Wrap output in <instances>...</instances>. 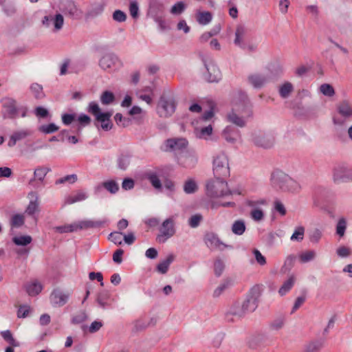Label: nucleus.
I'll return each instance as SVG.
<instances>
[{"label": "nucleus", "instance_id": "obj_1", "mask_svg": "<svg viewBox=\"0 0 352 352\" xmlns=\"http://www.w3.org/2000/svg\"><path fill=\"white\" fill-rule=\"evenodd\" d=\"M252 105L247 95L239 92L233 98L232 111L228 113L227 119L230 122L243 127L245 125V119L252 116Z\"/></svg>", "mask_w": 352, "mask_h": 352}, {"label": "nucleus", "instance_id": "obj_2", "mask_svg": "<svg viewBox=\"0 0 352 352\" xmlns=\"http://www.w3.org/2000/svg\"><path fill=\"white\" fill-rule=\"evenodd\" d=\"M273 185L283 191L299 192L301 186L294 179L283 173H278L272 176Z\"/></svg>", "mask_w": 352, "mask_h": 352}, {"label": "nucleus", "instance_id": "obj_3", "mask_svg": "<svg viewBox=\"0 0 352 352\" xmlns=\"http://www.w3.org/2000/svg\"><path fill=\"white\" fill-rule=\"evenodd\" d=\"M206 188L207 195L210 197H220L231 194L226 179H210L206 183Z\"/></svg>", "mask_w": 352, "mask_h": 352}, {"label": "nucleus", "instance_id": "obj_4", "mask_svg": "<svg viewBox=\"0 0 352 352\" xmlns=\"http://www.w3.org/2000/svg\"><path fill=\"white\" fill-rule=\"evenodd\" d=\"M176 108L175 98L171 95H162L157 105V112L161 118L171 116Z\"/></svg>", "mask_w": 352, "mask_h": 352}, {"label": "nucleus", "instance_id": "obj_5", "mask_svg": "<svg viewBox=\"0 0 352 352\" xmlns=\"http://www.w3.org/2000/svg\"><path fill=\"white\" fill-rule=\"evenodd\" d=\"M212 170L214 178L218 179H226L230 176L229 163L226 155L220 154L214 157Z\"/></svg>", "mask_w": 352, "mask_h": 352}, {"label": "nucleus", "instance_id": "obj_6", "mask_svg": "<svg viewBox=\"0 0 352 352\" xmlns=\"http://www.w3.org/2000/svg\"><path fill=\"white\" fill-rule=\"evenodd\" d=\"M175 216H171L163 221L160 228V234L157 236L159 243H164L175 234Z\"/></svg>", "mask_w": 352, "mask_h": 352}, {"label": "nucleus", "instance_id": "obj_7", "mask_svg": "<svg viewBox=\"0 0 352 352\" xmlns=\"http://www.w3.org/2000/svg\"><path fill=\"white\" fill-rule=\"evenodd\" d=\"M260 295L259 287H254L252 288L249 296L241 304V307L246 313L252 312L255 310L257 307L258 300Z\"/></svg>", "mask_w": 352, "mask_h": 352}, {"label": "nucleus", "instance_id": "obj_8", "mask_svg": "<svg viewBox=\"0 0 352 352\" xmlns=\"http://www.w3.org/2000/svg\"><path fill=\"white\" fill-rule=\"evenodd\" d=\"M204 242L210 250H223L228 247L219 239L217 234L212 232L207 233L205 235Z\"/></svg>", "mask_w": 352, "mask_h": 352}, {"label": "nucleus", "instance_id": "obj_9", "mask_svg": "<svg viewBox=\"0 0 352 352\" xmlns=\"http://www.w3.org/2000/svg\"><path fill=\"white\" fill-rule=\"evenodd\" d=\"M3 107L4 114L8 118H14L16 116L18 109H16V102L14 100L8 99L5 102ZM19 111H21L22 117L25 116L27 111V109L25 107H22L19 109Z\"/></svg>", "mask_w": 352, "mask_h": 352}, {"label": "nucleus", "instance_id": "obj_10", "mask_svg": "<svg viewBox=\"0 0 352 352\" xmlns=\"http://www.w3.org/2000/svg\"><path fill=\"white\" fill-rule=\"evenodd\" d=\"M352 178V170L344 166H338L333 170L335 182H346Z\"/></svg>", "mask_w": 352, "mask_h": 352}, {"label": "nucleus", "instance_id": "obj_11", "mask_svg": "<svg viewBox=\"0 0 352 352\" xmlns=\"http://www.w3.org/2000/svg\"><path fill=\"white\" fill-rule=\"evenodd\" d=\"M99 64L103 69L106 70L116 68L119 64V61L116 55L108 54L102 57Z\"/></svg>", "mask_w": 352, "mask_h": 352}, {"label": "nucleus", "instance_id": "obj_12", "mask_svg": "<svg viewBox=\"0 0 352 352\" xmlns=\"http://www.w3.org/2000/svg\"><path fill=\"white\" fill-rule=\"evenodd\" d=\"M68 298V294L59 289H54L50 296V301L53 305L61 307L67 302Z\"/></svg>", "mask_w": 352, "mask_h": 352}, {"label": "nucleus", "instance_id": "obj_13", "mask_svg": "<svg viewBox=\"0 0 352 352\" xmlns=\"http://www.w3.org/2000/svg\"><path fill=\"white\" fill-rule=\"evenodd\" d=\"M29 197L31 199L26 210L25 213L28 215L32 216L36 212L39 211L38 206V197L35 192H31L28 195Z\"/></svg>", "mask_w": 352, "mask_h": 352}, {"label": "nucleus", "instance_id": "obj_14", "mask_svg": "<svg viewBox=\"0 0 352 352\" xmlns=\"http://www.w3.org/2000/svg\"><path fill=\"white\" fill-rule=\"evenodd\" d=\"M254 144L263 148H270L274 142V139L272 136L269 135H258L254 139Z\"/></svg>", "mask_w": 352, "mask_h": 352}, {"label": "nucleus", "instance_id": "obj_15", "mask_svg": "<svg viewBox=\"0 0 352 352\" xmlns=\"http://www.w3.org/2000/svg\"><path fill=\"white\" fill-rule=\"evenodd\" d=\"M179 161L184 167L191 168L195 166L197 158L194 155L186 153L179 157Z\"/></svg>", "mask_w": 352, "mask_h": 352}, {"label": "nucleus", "instance_id": "obj_16", "mask_svg": "<svg viewBox=\"0 0 352 352\" xmlns=\"http://www.w3.org/2000/svg\"><path fill=\"white\" fill-rule=\"evenodd\" d=\"M337 110L339 114L345 118L352 116V105L347 100L340 102L337 106Z\"/></svg>", "mask_w": 352, "mask_h": 352}, {"label": "nucleus", "instance_id": "obj_17", "mask_svg": "<svg viewBox=\"0 0 352 352\" xmlns=\"http://www.w3.org/2000/svg\"><path fill=\"white\" fill-rule=\"evenodd\" d=\"M188 142L184 138L170 139L166 141V146L173 150H181L186 147Z\"/></svg>", "mask_w": 352, "mask_h": 352}, {"label": "nucleus", "instance_id": "obj_18", "mask_svg": "<svg viewBox=\"0 0 352 352\" xmlns=\"http://www.w3.org/2000/svg\"><path fill=\"white\" fill-rule=\"evenodd\" d=\"M30 135V132L28 130L15 131L10 136L8 144L10 147L14 146L17 141L23 140Z\"/></svg>", "mask_w": 352, "mask_h": 352}, {"label": "nucleus", "instance_id": "obj_19", "mask_svg": "<svg viewBox=\"0 0 352 352\" xmlns=\"http://www.w3.org/2000/svg\"><path fill=\"white\" fill-rule=\"evenodd\" d=\"M87 198V194L82 191L78 190L76 192H74L70 195H69L65 201L66 204H72L78 201H81Z\"/></svg>", "mask_w": 352, "mask_h": 352}, {"label": "nucleus", "instance_id": "obj_20", "mask_svg": "<svg viewBox=\"0 0 352 352\" xmlns=\"http://www.w3.org/2000/svg\"><path fill=\"white\" fill-rule=\"evenodd\" d=\"M111 116V113L105 112L102 115H99L96 118L97 121L101 122V127L104 131H109L112 128V123L110 120Z\"/></svg>", "mask_w": 352, "mask_h": 352}, {"label": "nucleus", "instance_id": "obj_21", "mask_svg": "<svg viewBox=\"0 0 352 352\" xmlns=\"http://www.w3.org/2000/svg\"><path fill=\"white\" fill-rule=\"evenodd\" d=\"M197 21L201 25L208 24L212 19L211 12L208 11H197L195 14Z\"/></svg>", "mask_w": 352, "mask_h": 352}, {"label": "nucleus", "instance_id": "obj_22", "mask_svg": "<svg viewBox=\"0 0 352 352\" xmlns=\"http://www.w3.org/2000/svg\"><path fill=\"white\" fill-rule=\"evenodd\" d=\"M25 288L26 292L30 296H36L41 292L43 287L38 281L34 280L30 283H28L25 286Z\"/></svg>", "mask_w": 352, "mask_h": 352}, {"label": "nucleus", "instance_id": "obj_23", "mask_svg": "<svg viewBox=\"0 0 352 352\" xmlns=\"http://www.w3.org/2000/svg\"><path fill=\"white\" fill-rule=\"evenodd\" d=\"M248 82L255 88L261 87L266 82V78L260 74H252L248 77Z\"/></svg>", "mask_w": 352, "mask_h": 352}, {"label": "nucleus", "instance_id": "obj_24", "mask_svg": "<svg viewBox=\"0 0 352 352\" xmlns=\"http://www.w3.org/2000/svg\"><path fill=\"white\" fill-rule=\"evenodd\" d=\"M175 256L169 254L166 259L161 261L157 266V270L162 274H166L168 270L169 265L174 261Z\"/></svg>", "mask_w": 352, "mask_h": 352}, {"label": "nucleus", "instance_id": "obj_25", "mask_svg": "<svg viewBox=\"0 0 352 352\" xmlns=\"http://www.w3.org/2000/svg\"><path fill=\"white\" fill-rule=\"evenodd\" d=\"M294 91V87L289 82H286L280 85L278 89V93L281 98H287L290 94Z\"/></svg>", "mask_w": 352, "mask_h": 352}, {"label": "nucleus", "instance_id": "obj_26", "mask_svg": "<svg viewBox=\"0 0 352 352\" xmlns=\"http://www.w3.org/2000/svg\"><path fill=\"white\" fill-rule=\"evenodd\" d=\"M296 278L294 276H291L286 281H285L283 285L278 290V293L280 296H284L287 293L294 285Z\"/></svg>", "mask_w": 352, "mask_h": 352}, {"label": "nucleus", "instance_id": "obj_27", "mask_svg": "<svg viewBox=\"0 0 352 352\" xmlns=\"http://www.w3.org/2000/svg\"><path fill=\"white\" fill-rule=\"evenodd\" d=\"M198 189L197 183L192 179L186 180L184 184V190L187 194L195 192Z\"/></svg>", "mask_w": 352, "mask_h": 352}, {"label": "nucleus", "instance_id": "obj_28", "mask_svg": "<svg viewBox=\"0 0 352 352\" xmlns=\"http://www.w3.org/2000/svg\"><path fill=\"white\" fill-rule=\"evenodd\" d=\"M245 230V223L242 220H237L234 222L232 226V231L234 234L241 235Z\"/></svg>", "mask_w": 352, "mask_h": 352}, {"label": "nucleus", "instance_id": "obj_29", "mask_svg": "<svg viewBox=\"0 0 352 352\" xmlns=\"http://www.w3.org/2000/svg\"><path fill=\"white\" fill-rule=\"evenodd\" d=\"M229 314L237 318L243 317L246 312L241 307V304L235 303L230 309Z\"/></svg>", "mask_w": 352, "mask_h": 352}, {"label": "nucleus", "instance_id": "obj_30", "mask_svg": "<svg viewBox=\"0 0 352 352\" xmlns=\"http://www.w3.org/2000/svg\"><path fill=\"white\" fill-rule=\"evenodd\" d=\"M146 177L149 180L152 186L156 189L162 188V184L158 176L154 173H146Z\"/></svg>", "mask_w": 352, "mask_h": 352}, {"label": "nucleus", "instance_id": "obj_31", "mask_svg": "<svg viewBox=\"0 0 352 352\" xmlns=\"http://www.w3.org/2000/svg\"><path fill=\"white\" fill-rule=\"evenodd\" d=\"M232 285L230 279L224 280L214 291L213 296L219 297L226 289Z\"/></svg>", "mask_w": 352, "mask_h": 352}, {"label": "nucleus", "instance_id": "obj_32", "mask_svg": "<svg viewBox=\"0 0 352 352\" xmlns=\"http://www.w3.org/2000/svg\"><path fill=\"white\" fill-rule=\"evenodd\" d=\"M25 217L23 214H16L12 217L10 226L12 228H19L24 224Z\"/></svg>", "mask_w": 352, "mask_h": 352}, {"label": "nucleus", "instance_id": "obj_33", "mask_svg": "<svg viewBox=\"0 0 352 352\" xmlns=\"http://www.w3.org/2000/svg\"><path fill=\"white\" fill-rule=\"evenodd\" d=\"M3 338L12 346H19V343L13 338L10 331L6 330L1 333Z\"/></svg>", "mask_w": 352, "mask_h": 352}, {"label": "nucleus", "instance_id": "obj_34", "mask_svg": "<svg viewBox=\"0 0 352 352\" xmlns=\"http://www.w3.org/2000/svg\"><path fill=\"white\" fill-rule=\"evenodd\" d=\"M247 32L246 28L243 25H238L235 32L234 43L239 45L243 41V38Z\"/></svg>", "mask_w": 352, "mask_h": 352}, {"label": "nucleus", "instance_id": "obj_35", "mask_svg": "<svg viewBox=\"0 0 352 352\" xmlns=\"http://www.w3.org/2000/svg\"><path fill=\"white\" fill-rule=\"evenodd\" d=\"M102 186L112 194L116 193L119 190V186L114 180L104 182Z\"/></svg>", "mask_w": 352, "mask_h": 352}, {"label": "nucleus", "instance_id": "obj_36", "mask_svg": "<svg viewBox=\"0 0 352 352\" xmlns=\"http://www.w3.org/2000/svg\"><path fill=\"white\" fill-rule=\"evenodd\" d=\"M207 70L210 74L209 80L210 82H217L221 78V72L214 65L207 67Z\"/></svg>", "mask_w": 352, "mask_h": 352}, {"label": "nucleus", "instance_id": "obj_37", "mask_svg": "<svg viewBox=\"0 0 352 352\" xmlns=\"http://www.w3.org/2000/svg\"><path fill=\"white\" fill-rule=\"evenodd\" d=\"M296 260V256L294 255H289L284 262V265L281 268V272L283 273H286L289 272L294 265V262Z\"/></svg>", "mask_w": 352, "mask_h": 352}, {"label": "nucleus", "instance_id": "obj_38", "mask_svg": "<svg viewBox=\"0 0 352 352\" xmlns=\"http://www.w3.org/2000/svg\"><path fill=\"white\" fill-rule=\"evenodd\" d=\"M87 319L85 311H80L76 313L72 318V323L74 324H80Z\"/></svg>", "mask_w": 352, "mask_h": 352}, {"label": "nucleus", "instance_id": "obj_39", "mask_svg": "<svg viewBox=\"0 0 352 352\" xmlns=\"http://www.w3.org/2000/svg\"><path fill=\"white\" fill-rule=\"evenodd\" d=\"M32 237L30 236H20L13 238V242L17 245H27L32 242Z\"/></svg>", "mask_w": 352, "mask_h": 352}, {"label": "nucleus", "instance_id": "obj_40", "mask_svg": "<svg viewBox=\"0 0 352 352\" xmlns=\"http://www.w3.org/2000/svg\"><path fill=\"white\" fill-rule=\"evenodd\" d=\"M316 256V252L313 250H308L302 252L299 255V260L301 263H307L313 260Z\"/></svg>", "mask_w": 352, "mask_h": 352}, {"label": "nucleus", "instance_id": "obj_41", "mask_svg": "<svg viewBox=\"0 0 352 352\" xmlns=\"http://www.w3.org/2000/svg\"><path fill=\"white\" fill-rule=\"evenodd\" d=\"M56 232L59 233H67L76 232V223L65 225L62 226H57L55 228Z\"/></svg>", "mask_w": 352, "mask_h": 352}, {"label": "nucleus", "instance_id": "obj_42", "mask_svg": "<svg viewBox=\"0 0 352 352\" xmlns=\"http://www.w3.org/2000/svg\"><path fill=\"white\" fill-rule=\"evenodd\" d=\"M30 89L36 98L40 99L43 98L44 93L43 91V87L40 85L34 83L31 85Z\"/></svg>", "mask_w": 352, "mask_h": 352}, {"label": "nucleus", "instance_id": "obj_43", "mask_svg": "<svg viewBox=\"0 0 352 352\" xmlns=\"http://www.w3.org/2000/svg\"><path fill=\"white\" fill-rule=\"evenodd\" d=\"M108 239L116 245H121L123 240V235L120 232H113L109 235Z\"/></svg>", "mask_w": 352, "mask_h": 352}, {"label": "nucleus", "instance_id": "obj_44", "mask_svg": "<svg viewBox=\"0 0 352 352\" xmlns=\"http://www.w3.org/2000/svg\"><path fill=\"white\" fill-rule=\"evenodd\" d=\"M58 129V126H57L55 124L50 123L49 124L41 126L39 127V131L45 134H50L57 131Z\"/></svg>", "mask_w": 352, "mask_h": 352}, {"label": "nucleus", "instance_id": "obj_45", "mask_svg": "<svg viewBox=\"0 0 352 352\" xmlns=\"http://www.w3.org/2000/svg\"><path fill=\"white\" fill-rule=\"evenodd\" d=\"M305 228L302 226L298 227L291 236L292 241H301L304 238Z\"/></svg>", "mask_w": 352, "mask_h": 352}, {"label": "nucleus", "instance_id": "obj_46", "mask_svg": "<svg viewBox=\"0 0 352 352\" xmlns=\"http://www.w3.org/2000/svg\"><path fill=\"white\" fill-rule=\"evenodd\" d=\"M320 91L324 96L329 97L333 96L335 94V90L333 87L329 84L324 83L321 85L320 87Z\"/></svg>", "mask_w": 352, "mask_h": 352}, {"label": "nucleus", "instance_id": "obj_47", "mask_svg": "<svg viewBox=\"0 0 352 352\" xmlns=\"http://www.w3.org/2000/svg\"><path fill=\"white\" fill-rule=\"evenodd\" d=\"M144 91L146 92V94L140 92L138 94L139 98L141 100L145 101L147 104H150L152 103L151 94H153V91L150 87H146Z\"/></svg>", "mask_w": 352, "mask_h": 352}, {"label": "nucleus", "instance_id": "obj_48", "mask_svg": "<svg viewBox=\"0 0 352 352\" xmlns=\"http://www.w3.org/2000/svg\"><path fill=\"white\" fill-rule=\"evenodd\" d=\"M186 8V5L184 2L179 1L176 3L170 9V12L173 14H182Z\"/></svg>", "mask_w": 352, "mask_h": 352}, {"label": "nucleus", "instance_id": "obj_49", "mask_svg": "<svg viewBox=\"0 0 352 352\" xmlns=\"http://www.w3.org/2000/svg\"><path fill=\"white\" fill-rule=\"evenodd\" d=\"M114 98L115 97L113 94L109 91L103 92L100 97L101 102L104 104H109L111 103L114 100Z\"/></svg>", "mask_w": 352, "mask_h": 352}, {"label": "nucleus", "instance_id": "obj_50", "mask_svg": "<svg viewBox=\"0 0 352 352\" xmlns=\"http://www.w3.org/2000/svg\"><path fill=\"white\" fill-rule=\"evenodd\" d=\"M322 347L321 342H314L309 343L305 348L304 352H319Z\"/></svg>", "mask_w": 352, "mask_h": 352}, {"label": "nucleus", "instance_id": "obj_51", "mask_svg": "<svg viewBox=\"0 0 352 352\" xmlns=\"http://www.w3.org/2000/svg\"><path fill=\"white\" fill-rule=\"evenodd\" d=\"M52 20L53 21L52 22L56 30H60L63 28L64 19L62 14H56L54 17H52Z\"/></svg>", "mask_w": 352, "mask_h": 352}, {"label": "nucleus", "instance_id": "obj_52", "mask_svg": "<svg viewBox=\"0 0 352 352\" xmlns=\"http://www.w3.org/2000/svg\"><path fill=\"white\" fill-rule=\"evenodd\" d=\"M49 169L44 167H40L36 168L34 170V178L35 179H38V181L41 182L47 175Z\"/></svg>", "mask_w": 352, "mask_h": 352}, {"label": "nucleus", "instance_id": "obj_53", "mask_svg": "<svg viewBox=\"0 0 352 352\" xmlns=\"http://www.w3.org/2000/svg\"><path fill=\"white\" fill-rule=\"evenodd\" d=\"M225 265L221 259H217L214 263V274L217 276H220L223 272Z\"/></svg>", "mask_w": 352, "mask_h": 352}, {"label": "nucleus", "instance_id": "obj_54", "mask_svg": "<svg viewBox=\"0 0 352 352\" xmlns=\"http://www.w3.org/2000/svg\"><path fill=\"white\" fill-rule=\"evenodd\" d=\"M114 119L118 125H120L123 127H126L129 125V119L124 118L121 113H116L114 116Z\"/></svg>", "mask_w": 352, "mask_h": 352}, {"label": "nucleus", "instance_id": "obj_55", "mask_svg": "<svg viewBox=\"0 0 352 352\" xmlns=\"http://www.w3.org/2000/svg\"><path fill=\"white\" fill-rule=\"evenodd\" d=\"M346 228V222L344 219H340L337 224L336 227V233L340 236H343L345 233V230Z\"/></svg>", "mask_w": 352, "mask_h": 352}, {"label": "nucleus", "instance_id": "obj_56", "mask_svg": "<svg viewBox=\"0 0 352 352\" xmlns=\"http://www.w3.org/2000/svg\"><path fill=\"white\" fill-rule=\"evenodd\" d=\"M77 180V175L75 174L69 175L67 176H65L63 177H61L56 180V184H64L65 182H69L70 184L74 183Z\"/></svg>", "mask_w": 352, "mask_h": 352}, {"label": "nucleus", "instance_id": "obj_57", "mask_svg": "<svg viewBox=\"0 0 352 352\" xmlns=\"http://www.w3.org/2000/svg\"><path fill=\"white\" fill-rule=\"evenodd\" d=\"M285 320L284 317H279L271 323L270 327L274 330H279L284 326Z\"/></svg>", "mask_w": 352, "mask_h": 352}, {"label": "nucleus", "instance_id": "obj_58", "mask_svg": "<svg viewBox=\"0 0 352 352\" xmlns=\"http://www.w3.org/2000/svg\"><path fill=\"white\" fill-rule=\"evenodd\" d=\"M231 128L227 127L225 129L223 133V136L226 139V140L228 142L233 143L235 142L236 139L237 134L235 133L234 135H232L231 133Z\"/></svg>", "mask_w": 352, "mask_h": 352}, {"label": "nucleus", "instance_id": "obj_59", "mask_svg": "<svg viewBox=\"0 0 352 352\" xmlns=\"http://www.w3.org/2000/svg\"><path fill=\"white\" fill-rule=\"evenodd\" d=\"M89 112L95 116L96 118L99 115H102L103 113L101 112L98 104L94 102H92L89 104Z\"/></svg>", "mask_w": 352, "mask_h": 352}, {"label": "nucleus", "instance_id": "obj_60", "mask_svg": "<svg viewBox=\"0 0 352 352\" xmlns=\"http://www.w3.org/2000/svg\"><path fill=\"white\" fill-rule=\"evenodd\" d=\"M30 311V307L28 305H21L17 311L18 318H26Z\"/></svg>", "mask_w": 352, "mask_h": 352}, {"label": "nucleus", "instance_id": "obj_61", "mask_svg": "<svg viewBox=\"0 0 352 352\" xmlns=\"http://www.w3.org/2000/svg\"><path fill=\"white\" fill-rule=\"evenodd\" d=\"M76 223V231L91 228V220H82Z\"/></svg>", "mask_w": 352, "mask_h": 352}, {"label": "nucleus", "instance_id": "obj_62", "mask_svg": "<svg viewBox=\"0 0 352 352\" xmlns=\"http://www.w3.org/2000/svg\"><path fill=\"white\" fill-rule=\"evenodd\" d=\"M250 216L254 221H259L263 219L264 214L261 209H254L251 211Z\"/></svg>", "mask_w": 352, "mask_h": 352}, {"label": "nucleus", "instance_id": "obj_63", "mask_svg": "<svg viewBox=\"0 0 352 352\" xmlns=\"http://www.w3.org/2000/svg\"><path fill=\"white\" fill-rule=\"evenodd\" d=\"M202 220V216L199 214L192 215L189 219V225L192 228L197 227L201 221Z\"/></svg>", "mask_w": 352, "mask_h": 352}, {"label": "nucleus", "instance_id": "obj_64", "mask_svg": "<svg viewBox=\"0 0 352 352\" xmlns=\"http://www.w3.org/2000/svg\"><path fill=\"white\" fill-rule=\"evenodd\" d=\"M113 19L118 22H124L126 19V15L124 12L118 10L113 12Z\"/></svg>", "mask_w": 352, "mask_h": 352}]
</instances>
